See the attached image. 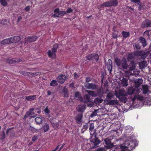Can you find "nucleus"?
I'll list each match as a JSON object with an SVG mask.
<instances>
[{
  "label": "nucleus",
  "instance_id": "c9c22d12",
  "mask_svg": "<svg viewBox=\"0 0 151 151\" xmlns=\"http://www.w3.org/2000/svg\"><path fill=\"white\" fill-rule=\"evenodd\" d=\"M103 101V100L101 98H96L94 99V102L96 104H97L101 103Z\"/></svg>",
  "mask_w": 151,
  "mask_h": 151
},
{
  "label": "nucleus",
  "instance_id": "3c124183",
  "mask_svg": "<svg viewBox=\"0 0 151 151\" xmlns=\"http://www.w3.org/2000/svg\"><path fill=\"white\" fill-rule=\"evenodd\" d=\"M140 0H130V1L133 2L134 3L137 4L138 3H140Z\"/></svg>",
  "mask_w": 151,
  "mask_h": 151
},
{
  "label": "nucleus",
  "instance_id": "aec40b11",
  "mask_svg": "<svg viewBox=\"0 0 151 151\" xmlns=\"http://www.w3.org/2000/svg\"><path fill=\"white\" fill-rule=\"evenodd\" d=\"M83 114L82 113L78 114L76 117V119L77 123L80 124L81 121V119L83 117Z\"/></svg>",
  "mask_w": 151,
  "mask_h": 151
},
{
  "label": "nucleus",
  "instance_id": "e433bc0d",
  "mask_svg": "<svg viewBox=\"0 0 151 151\" xmlns=\"http://www.w3.org/2000/svg\"><path fill=\"white\" fill-rule=\"evenodd\" d=\"M122 35L124 37L127 38L130 35L129 32H125L123 31L122 32Z\"/></svg>",
  "mask_w": 151,
  "mask_h": 151
},
{
  "label": "nucleus",
  "instance_id": "6e6552de",
  "mask_svg": "<svg viewBox=\"0 0 151 151\" xmlns=\"http://www.w3.org/2000/svg\"><path fill=\"white\" fill-rule=\"evenodd\" d=\"M111 139L109 138H107L104 139V141L105 144L106 145V147L107 149H110L114 147L113 143H111Z\"/></svg>",
  "mask_w": 151,
  "mask_h": 151
},
{
  "label": "nucleus",
  "instance_id": "ea45409f",
  "mask_svg": "<svg viewBox=\"0 0 151 151\" xmlns=\"http://www.w3.org/2000/svg\"><path fill=\"white\" fill-rule=\"evenodd\" d=\"M57 81L55 80H53L51 81L50 83V86H55L58 85Z\"/></svg>",
  "mask_w": 151,
  "mask_h": 151
},
{
  "label": "nucleus",
  "instance_id": "5701e85b",
  "mask_svg": "<svg viewBox=\"0 0 151 151\" xmlns=\"http://www.w3.org/2000/svg\"><path fill=\"white\" fill-rule=\"evenodd\" d=\"M77 111L79 112H83L86 109V105H80L77 108Z\"/></svg>",
  "mask_w": 151,
  "mask_h": 151
},
{
  "label": "nucleus",
  "instance_id": "bf43d9fd",
  "mask_svg": "<svg viewBox=\"0 0 151 151\" xmlns=\"http://www.w3.org/2000/svg\"><path fill=\"white\" fill-rule=\"evenodd\" d=\"M15 134V131L13 130H11V136L14 137Z\"/></svg>",
  "mask_w": 151,
  "mask_h": 151
},
{
  "label": "nucleus",
  "instance_id": "2eb2a0df",
  "mask_svg": "<svg viewBox=\"0 0 151 151\" xmlns=\"http://www.w3.org/2000/svg\"><path fill=\"white\" fill-rule=\"evenodd\" d=\"M106 65L108 71L111 73L112 68V62L111 60L109 59Z\"/></svg>",
  "mask_w": 151,
  "mask_h": 151
},
{
  "label": "nucleus",
  "instance_id": "4468645a",
  "mask_svg": "<svg viewBox=\"0 0 151 151\" xmlns=\"http://www.w3.org/2000/svg\"><path fill=\"white\" fill-rule=\"evenodd\" d=\"M66 78V76L63 75H61L59 76L58 77V82L62 84L65 82Z\"/></svg>",
  "mask_w": 151,
  "mask_h": 151
},
{
  "label": "nucleus",
  "instance_id": "774afa93",
  "mask_svg": "<svg viewBox=\"0 0 151 151\" xmlns=\"http://www.w3.org/2000/svg\"><path fill=\"white\" fill-rule=\"evenodd\" d=\"M65 145V144H63L61 146V147H60V148H59V149L58 151H60L62 150V149L63 148V147Z\"/></svg>",
  "mask_w": 151,
  "mask_h": 151
},
{
  "label": "nucleus",
  "instance_id": "09e8293b",
  "mask_svg": "<svg viewBox=\"0 0 151 151\" xmlns=\"http://www.w3.org/2000/svg\"><path fill=\"white\" fill-rule=\"evenodd\" d=\"M29 116H30L27 113V112L25 114L24 116V117L23 118V119L24 120H25L26 119L28 118Z\"/></svg>",
  "mask_w": 151,
  "mask_h": 151
},
{
  "label": "nucleus",
  "instance_id": "6e6d98bb",
  "mask_svg": "<svg viewBox=\"0 0 151 151\" xmlns=\"http://www.w3.org/2000/svg\"><path fill=\"white\" fill-rule=\"evenodd\" d=\"M143 99V97L142 96H140L139 95H137V99L139 100H142Z\"/></svg>",
  "mask_w": 151,
  "mask_h": 151
},
{
  "label": "nucleus",
  "instance_id": "8fccbe9b",
  "mask_svg": "<svg viewBox=\"0 0 151 151\" xmlns=\"http://www.w3.org/2000/svg\"><path fill=\"white\" fill-rule=\"evenodd\" d=\"M73 12V10L70 8H68L66 11V12L68 13H70Z\"/></svg>",
  "mask_w": 151,
  "mask_h": 151
},
{
  "label": "nucleus",
  "instance_id": "cd10ccee",
  "mask_svg": "<svg viewBox=\"0 0 151 151\" xmlns=\"http://www.w3.org/2000/svg\"><path fill=\"white\" fill-rule=\"evenodd\" d=\"M11 43H12L11 41V39H10V38L4 39L1 42V43L3 45H5L6 44H8Z\"/></svg>",
  "mask_w": 151,
  "mask_h": 151
},
{
  "label": "nucleus",
  "instance_id": "7ed1b4c3",
  "mask_svg": "<svg viewBox=\"0 0 151 151\" xmlns=\"http://www.w3.org/2000/svg\"><path fill=\"white\" fill-rule=\"evenodd\" d=\"M118 1L117 0H110L100 5L101 7H109L110 6L116 7L118 5Z\"/></svg>",
  "mask_w": 151,
  "mask_h": 151
},
{
  "label": "nucleus",
  "instance_id": "6ab92c4d",
  "mask_svg": "<svg viewBox=\"0 0 151 151\" xmlns=\"http://www.w3.org/2000/svg\"><path fill=\"white\" fill-rule=\"evenodd\" d=\"M139 41L142 44L143 47H146L147 45L146 41L145 39L142 37H140L139 40Z\"/></svg>",
  "mask_w": 151,
  "mask_h": 151
},
{
  "label": "nucleus",
  "instance_id": "69168bd1",
  "mask_svg": "<svg viewBox=\"0 0 151 151\" xmlns=\"http://www.w3.org/2000/svg\"><path fill=\"white\" fill-rule=\"evenodd\" d=\"M120 147L122 149H125L127 148V147L125 145H121V146H120Z\"/></svg>",
  "mask_w": 151,
  "mask_h": 151
},
{
  "label": "nucleus",
  "instance_id": "79ce46f5",
  "mask_svg": "<svg viewBox=\"0 0 151 151\" xmlns=\"http://www.w3.org/2000/svg\"><path fill=\"white\" fill-rule=\"evenodd\" d=\"M7 61V62L10 64L13 63H15L17 62L15 60L10 59H8Z\"/></svg>",
  "mask_w": 151,
  "mask_h": 151
},
{
  "label": "nucleus",
  "instance_id": "7c9ffc66",
  "mask_svg": "<svg viewBox=\"0 0 151 151\" xmlns=\"http://www.w3.org/2000/svg\"><path fill=\"white\" fill-rule=\"evenodd\" d=\"M28 130L30 132L33 133H35L36 132H38V130L36 128H34V127H32L30 125L29 127L28 128Z\"/></svg>",
  "mask_w": 151,
  "mask_h": 151
},
{
  "label": "nucleus",
  "instance_id": "de8ad7c7",
  "mask_svg": "<svg viewBox=\"0 0 151 151\" xmlns=\"http://www.w3.org/2000/svg\"><path fill=\"white\" fill-rule=\"evenodd\" d=\"M38 138V136L35 135L33 136L32 138V141L34 142Z\"/></svg>",
  "mask_w": 151,
  "mask_h": 151
},
{
  "label": "nucleus",
  "instance_id": "a18cd8bd",
  "mask_svg": "<svg viewBox=\"0 0 151 151\" xmlns=\"http://www.w3.org/2000/svg\"><path fill=\"white\" fill-rule=\"evenodd\" d=\"M147 55V53L146 52H144L143 53H142V55L141 56L142 58H145Z\"/></svg>",
  "mask_w": 151,
  "mask_h": 151
},
{
  "label": "nucleus",
  "instance_id": "c756f323",
  "mask_svg": "<svg viewBox=\"0 0 151 151\" xmlns=\"http://www.w3.org/2000/svg\"><path fill=\"white\" fill-rule=\"evenodd\" d=\"M49 125L48 124L45 123L42 127L45 132H47L49 129Z\"/></svg>",
  "mask_w": 151,
  "mask_h": 151
},
{
  "label": "nucleus",
  "instance_id": "0eeeda50",
  "mask_svg": "<svg viewBox=\"0 0 151 151\" xmlns=\"http://www.w3.org/2000/svg\"><path fill=\"white\" fill-rule=\"evenodd\" d=\"M38 37L36 36H28L25 38V43L32 42L36 41Z\"/></svg>",
  "mask_w": 151,
  "mask_h": 151
},
{
  "label": "nucleus",
  "instance_id": "0e129e2a",
  "mask_svg": "<svg viewBox=\"0 0 151 151\" xmlns=\"http://www.w3.org/2000/svg\"><path fill=\"white\" fill-rule=\"evenodd\" d=\"M91 81V79L89 77H87L86 78V82H89Z\"/></svg>",
  "mask_w": 151,
  "mask_h": 151
},
{
  "label": "nucleus",
  "instance_id": "f03ea898",
  "mask_svg": "<svg viewBox=\"0 0 151 151\" xmlns=\"http://www.w3.org/2000/svg\"><path fill=\"white\" fill-rule=\"evenodd\" d=\"M59 45L57 43H55L53 46L52 49V52L50 50H49L47 52L48 56L52 59H55L56 57L55 53L58 48Z\"/></svg>",
  "mask_w": 151,
  "mask_h": 151
},
{
  "label": "nucleus",
  "instance_id": "e2e57ef3",
  "mask_svg": "<svg viewBox=\"0 0 151 151\" xmlns=\"http://www.w3.org/2000/svg\"><path fill=\"white\" fill-rule=\"evenodd\" d=\"M112 37L114 39L116 38L117 37V35L114 33H113L112 35Z\"/></svg>",
  "mask_w": 151,
  "mask_h": 151
},
{
  "label": "nucleus",
  "instance_id": "9b49d317",
  "mask_svg": "<svg viewBox=\"0 0 151 151\" xmlns=\"http://www.w3.org/2000/svg\"><path fill=\"white\" fill-rule=\"evenodd\" d=\"M115 95L116 97L119 98L123 96H127V93L123 90L120 89L118 92H116Z\"/></svg>",
  "mask_w": 151,
  "mask_h": 151
},
{
  "label": "nucleus",
  "instance_id": "37998d69",
  "mask_svg": "<svg viewBox=\"0 0 151 151\" xmlns=\"http://www.w3.org/2000/svg\"><path fill=\"white\" fill-rule=\"evenodd\" d=\"M135 48L138 50H139L141 48V47L138 42L135 43L134 44Z\"/></svg>",
  "mask_w": 151,
  "mask_h": 151
},
{
  "label": "nucleus",
  "instance_id": "39448f33",
  "mask_svg": "<svg viewBox=\"0 0 151 151\" xmlns=\"http://www.w3.org/2000/svg\"><path fill=\"white\" fill-rule=\"evenodd\" d=\"M87 60L97 62L99 60V56L97 54L91 53L86 56Z\"/></svg>",
  "mask_w": 151,
  "mask_h": 151
},
{
  "label": "nucleus",
  "instance_id": "393cba45",
  "mask_svg": "<svg viewBox=\"0 0 151 151\" xmlns=\"http://www.w3.org/2000/svg\"><path fill=\"white\" fill-rule=\"evenodd\" d=\"M147 62L145 61H143L139 63V66L140 69L145 68L147 66Z\"/></svg>",
  "mask_w": 151,
  "mask_h": 151
},
{
  "label": "nucleus",
  "instance_id": "473e14b6",
  "mask_svg": "<svg viewBox=\"0 0 151 151\" xmlns=\"http://www.w3.org/2000/svg\"><path fill=\"white\" fill-rule=\"evenodd\" d=\"M75 97L76 98H77L78 100H80L81 101H83V99L81 97V94L78 92H77L75 93Z\"/></svg>",
  "mask_w": 151,
  "mask_h": 151
},
{
  "label": "nucleus",
  "instance_id": "603ef678",
  "mask_svg": "<svg viewBox=\"0 0 151 151\" xmlns=\"http://www.w3.org/2000/svg\"><path fill=\"white\" fill-rule=\"evenodd\" d=\"M132 100V101H135L136 99H137V95H135L134 96V97L131 98Z\"/></svg>",
  "mask_w": 151,
  "mask_h": 151
},
{
  "label": "nucleus",
  "instance_id": "a211bd4d",
  "mask_svg": "<svg viewBox=\"0 0 151 151\" xmlns=\"http://www.w3.org/2000/svg\"><path fill=\"white\" fill-rule=\"evenodd\" d=\"M66 13V12L65 11H60L59 12V13L57 14H54L52 17H60L63 16Z\"/></svg>",
  "mask_w": 151,
  "mask_h": 151
},
{
  "label": "nucleus",
  "instance_id": "58836bf2",
  "mask_svg": "<svg viewBox=\"0 0 151 151\" xmlns=\"http://www.w3.org/2000/svg\"><path fill=\"white\" fill-rule=\"evenodd\" d=\"M143 51L141 50L140 51H136L134 52V55L139 56H141L142 53Z\"/></svg>",
  "mask_w": 151,
  "mask_h": 151
},
{
  "label": "nucleus",
  "instance_id": "72a5a7b5",
  "mask_svg": "<svg viewBox=\"0 0 151 151\" xmlns=\"http://www.w3.org/2000/svg\"><path fill=\"white\" fill-rule=\"evenodd\" d=\"M86 91L89 95L92 96L96 97L97 96V94L93 91L87 90Z\"/></svg>",
  "mask_w": 151,
  "mask_h": 151
},
{
  "label": "nucleus",
  "instance_id": "9d476101",
  "mask_svg": "<svg viewBox=\"0 0 151 151\" xmlns=\"http://www.w3.org/2000/svg\"><path fill=\"white\" fill-rule=\"evenodd\" d=\"M90 96L87 94H86L83 99V101H82L84 103L87 104L88 106L91 107H92L93 105V104H88V103L90 102Z\"/></svg>",
  "mask_w": 151,
  "mask_h": 151
},
{
  "label": "nucleus",
  "instance_id": "4d7b16f0",
  "mask_svg": "<svg viewBox=\"0 0 151 151\" xmlns=\"http://www.w3.org/2000/svg\"><path fill=\"white\" fill-rule=\"evenodd\" d=\"M7 20L6 19H3L1 21V24H6Z\"/></svg>",
  "mask_w": 151,
  "mask_h": 151
},
{
  "label": "nucleus",
  "instance_id": "2f4dec72",
  "mask_svg": "<svg viewBox=\"0 0 151 151\" xmlns=\"http://www.w3.org/2000/svg\"><path fill=\"white\" fill-rule=\"evenodd\" d=\"M143 93L144 94H146L148 93L149 91L148 86L147 85H144L142 86Z\"/></svg>",
  "mask_w": 151,
  "mask_h": 151
},
{
  "label": "nucleus",
  "instance_id": "680f3d73",
  "mask_svg": "<svg viewBox=\"0 0 151 151\" xmlns=\"http://www.w3.org/2000/svg\"><path fill=\"white\" fill-rule=\"evenodd\" d=\"M45 112L47 114H49L50 112V111L49 109H48L47 107L45 109Z\"/></svg>",
  "mask_w": 151,
  "mask_h": 151
},
{
  "label": "nucleus",
  "instance_id": "b1692460",
  "mask_svg": "<svg viewBox=\"0 0 151 151\" xmlns=\"http://www.w3.org/2000/svg\"><path fill=\"white\" fill-rule=\"evenodd\" d=\"M36 123L37 125H40L42 123V117H37L35 119Z\"/></svg>",
  "mask_w": 151,
  "mask_h": 151
},
{
  "label": "nucleus",
  "instance_id": "dca6fc26",
  "mask_svg": "<svg viewBox=\"0 0 151 151\" xmlns=\"http://www.w3.org/2000/svg\"><path fill=\"white\" fill-rule=\"evenodd\" d=\"M12 43H15L19 42L21 40L19 36H15L10 38Z\"/></svg>",
  "mask_w": 151,
  "mask_h": 151
},
{
  "label": "nucleus",
  "instance_id": "4c0bfd02",
  "mask_svg": "<svg viewBox=\"0 0 151 151\" xmlns=\"http://www.w3.org/2000/svg\"><path fill=\"white\" fill-rule=\"evenodd\" d=\"M63 92L64 97H68V94L67 89L65 87L63 89Z\"/></svg>",
  "mask_w": 151,
  "mask_h": 151
},
{
  "label": "nucleus",
  "instance_id": "4be33fe9",
  "mask_svg": "<svg viewBox=\"0 0 151 151\" xmlns=\"http://www.w3.org/2000/svg\"><path fill=\"white\" fill-rule=\"evenodd\" d=\"M92 141L93 142L94 146L92 148H93L98 146V145H99L100 142V141L99 139L98 138H96L92 140Z\"/></svg>",
  "mask_w": 151,
  "mask_h": 151
},
{
  "label": "nucleus",
  "instance_id": "c85d7f7f",
  "mask_svg": "<svg viewBox=\"0 0 151 151\" xmlns=\"http://www.w3.org/2000/svg\"><path fill=\"white\" fill-rule=\"evenodd\" d=\"M134 82L136 87H138L142 83L143 81L142 79L139 78L135 80Z\"/></svg>",
  "mask_w": 151,
  "mask_h": 151
},
{
  "label": "nucleus",
  "instance_id": "1a4fd4ad",
  "mask_svg": "<svg viewBox=\"0 0 151 151\" xmlns=\"http://www.w3.org/2000/svg\"><path fill=\"white\" fill-rule=\"evenodd\" d=\"M141 27L143 28L151 27V21L146 19L143 22Z\"/></svg>",
  "mask_w": 151,
  "mask_h": 151
},
{
  "label": "nucleus",
  "instance_id": "412c9836",
  "mask_svg": "<svg viewBox=\"0 0 151 151\" xmlns=\"http://www.w3.org/2000/svg\"><path fill=\"white\" fill-rule=\"evenodd\" d=\"M34 109L33 108H32L30 109L28 111H27V113L31 117V118H35V116L33 115L35 114V113L34 111Z\"/></svg>",
  "mask_w": 151,
  "mask_h": 151
},
{
  "label": "nucleus",
  "instance_id": "c03bdc74",
  "mask_svg": "<svg viewBox=\"0 0 151 151\" xmlns=\"http://www.w3.org/2000/svg\"><path fill=\"white\" fill-rule=\"evenodd\" d=\"M97 94L100 97H101L103 95V93L101 92V91L100 90H98L97 92Z\"/></svg>",
  "mask_w": 151,
  "mask_h": 151
},
{
  "label": "nucleus",
  "instance_id": "423d86ee",
  "mask_svg": "<svg viewBox=\"0 0 151 151\" xmlns=\"http://www.w3.org/2000/svg\"><path fill=\"white\" fill-rule=\"evenodd\" d=\"M139 91L138 88H135L133 87H129L127 91V95H131L133 94H136L139 93Z\"/></svg>",
  "mask_w": 151,
  "mask_h": 151
},
{
  "label": "nucleus",
  "instance_id": "864d4df0",
  "mask_svg": "<svg viewBox=\"0 0 151 151\" xmlns=\"http://www.w3.org/2000/svg\"><path fill=\"white\" fill-rule=\"evenodd\" d=\"M19 72L21 74L24 76L26 75L27 73L26 71H20Z\"/></svg>",
  "mask_w": 151,
  "mask_h": 151
},
{
  "label": "nucleus",
  "instance_id": "f257e3e1",
  "mask_svg": "<svg viewBox=\"0 0 151 151\" xmlns=\"http://www.w3.org/2000/svg\"><path fill=\"white\" fill-rule=\"evenodd\" d=\"M114 62L117 66L119 68H121L124 70H127L128 65L127 64L126 60L123 58L122 60L118 58H116L114 59Z\"/></svg>",
  "mask_w": 151,
  "mask_h": 151
},
{
  "label": "nucleus",
  "instance_id": "ddd939ff",
  "mask_svg": "<svg viewBox=\"0 0 151 151\" xmlns=\"http://www.w3.org/2000/svg\"><path fill=\"white\" fill-rule=\"evenodd\" d=\"M89 124V130L91 135L93 136L95 134L96 136V131L94 128V124L93 123H90Z\"/></svg>",
  "mask_w": 151,
  "mask_h": 151
},
{
  "label": "nucleus",
  "instance_id": "5fc2aeb1",
  "mask_svg": "<svg viewBox=\"0 0 151 151\" xmlns=\"http://www.w3.org/2000/svg\"><path fill=\"white\" fill-rule=\"evenodd\" d=\"M30 9V6H26L24 9V10L25 11L27 12L29 11Z\"/></svg>",
  "mask_w": 151,
  "mask_h": 151
},
{
  "label": "nucleus",
  "instance_id": "f8f14e48",
  "mask_svg": "<svg viewBox=\"0 0 151 151\" xmlns=\"http://www.w3.org/2000/svg\"><path fill=\"white\" fill-rule=\"evenodd\" d=\"M85 87L88 89L96 90L98 88V86L92 83H88L85 86Z\"/></svg>",
  "mask_w": 151,
  "mask_h": 151
},
{
  "label": "nucleus",
  "instance_id": "49530a36",
  "mask_svg": "<svg viewBox=\"0 0 151 151\" xmlns=\"http://www.w3.org/2000/svg\"><path fill=\"white\" fill-rule=\"evenodd\" d=\"M137 4L138 5V9L140 11L142 9V5L141 1L140 2V3H138Z\"/></svg>",
  "mask_w": 151,
  "mask_h": 151
},
{
  "label": "nucleus",
  "instance_id": "f704fd0d",
  "mask_svg": "<svg viewBox=\"0 0 151 151\" xmlns=\"http://www.w3.org/2000/svg\"><path fill=\"white\" fill-rule=\"evenodd\" d=\"M122 83L123 86H127L128 84L127 80L125 78H123L122 80Z\"/></svg>",
  "mask_w": 151,
  "mask_h": 151
},
{
  "label": "nucleus",
  "instance_id": "a878e982",
  "mask_svg": "<svg viewBox=\"0 0 151 151\" xmlns=\"http://www.w3.org/2000/svg\"><path fill=\"white\" fill-rule=\"evenodd\" d=\"M106 97V98L104 101V102H105V101H107V100H109L111 99H114V96L113 93L109 92L107 94Z\"/></svg>",
  "mask_w": 151,
  "mask_h": 151
},
{
  "label": "nucleus",
  "instance_id": "f3484780",
  "mask_svg": "<svg viewBox=\"0 0 151 151\" xmlns=\"http://www.w3.org/2000/svg\"><path fill=\"white\" fill-rule=\"evenodd\" d=\"M106 101L107 102L106 104L109 105H114L117 104L118 103V102L117 100H107Z\"/></svg>",
  "mask_w": 151,
  "mask_h": 151
},
{
  "label": "nucleus",
  "instance_id": "20e7f679",
  "mask_svg": "<svg viewBox=\"0 0 151 151\" xmlns=\"http://www.w3.org/2000/svg\"><path fill=\"white\" fill-rule=\"evenodd\" d=\"M134 55L132 53H130L128 55L127 59L128 61H130V64L132 65V67H129V70H133L135 68V66L133 60L134 59Z\"/></svg>",
  "mask_w": 151,
  "mask_h": 151
},
{
  "label": "nucleus",
  "instance_id": "052dcab7",
  "mask_svg": "<svg viewBox=\"0 0 151 151\" xmlns=\"http://www.w3.org/2000/svg\"><path fill=\"white\" fill-rule=\"evenodd\" d=\"M13 129V128H9L7 129L6 131V134H8L9 133L11 130Z\"/></svg>",
  "mask_w": 151,
  "mask_h": 151
},
{
  "label": "nucleus",
  "instance_id": "13d9d810",
  "mask_svg": "<svg viewBox=\"0 0 151 151\" xmlns=\"http://www.w3.org/2000/svg\"><path fill=\"white\" fill-rule=\"evenodd\" d=\"M59 11H60V10H59V8H57L56 9H55L54 10V12L55 13H57L58 14L59 13Z\"/></svg>",
  "mask_w": 151,
  "mask_h": 151
},
{
  "label": "nucleus",
  "instance_id": "a19ab883",
  "mask_svg": "<svg viewBox=\"0 0 151 151\" xmlns=\"http://www.w3.org/2000/svg\"><path fill=\"white\" fill-rule=\"evenodd\" d=\"M119 100L124 103H126L127 101V97L125 96H122L118 98Z\"/></svg>",
  "mask_w": 151,
  "mask_h": 151
},
{
  "label": "nucleus",
  "instance_id": "bb28decb",
  "mask_svg": "<svg viewBox=\"0 0 151 151\" xmlns=\"http://www.w3.org/2000/svg\"><path fill=\"white\" fill-rule=\"evenodd\" d=\"M37 98V95H30L29 96H26V99L29 101H31L33 100L36 99Z\"/></svg>",
  "mask_w": 151,
  "mask_h": 151
},
{
  "label": "nucleus",
  "instance_id": "338daca9",
  "mask_svg": "<svg viewBox=\"0 0 151 151\" xmlns=\"http://www.w3.org/2000/svg\"><path fill=\"white\" fill-rule=\"evenodd\" d=\"M98 151H104V149L103 148L100 147L97 149Z\"/></svg>",
  "mask_w": 151,
  "mask_h": 151
}]
</instances>
